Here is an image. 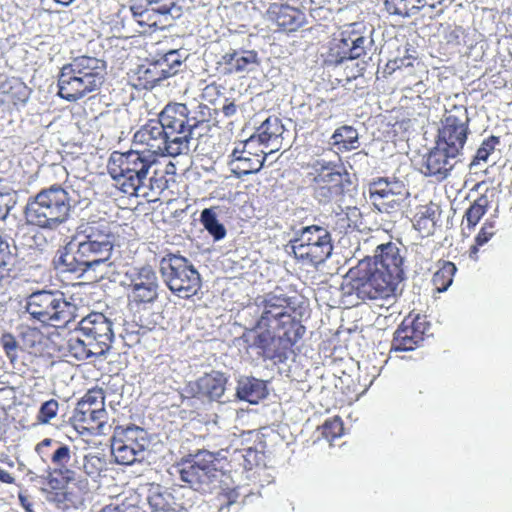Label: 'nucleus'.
I'll return each mask as SVG.
<instances>
[{"label": "nucleus", "mask_w": 512, "mask_h": 512, "mask_svg": "<svg viewBox=\"0 0 512 512\" xmlns=\"http://www.w3.org/2000/svg\"><path fill=\"white\" fill-rule=\"evenodd\" d=\"M427 74L425 65L420 61L416 62L411 69H406L400 73L399 83L401 90H412L417 88V92L420 93L419 87H423V76Z\"/></svg>", "instance_id": "obj_38"}, {"label": "nucleus", "mask_w": 512, "mask_h": 512, "mask_svg": "<svg viewBox=\"0 0 512 512\" xmlns=\"http://www.w3.org/2000/svg\"><path fill=\"white\" fill-rule=\"evenodd\" d=\"M458 155L447 151L435 143V146L424 156L421 172L438 182L447 179L455 167Z\"/></svg>", "instance_id": "obj_23"}, {"label": "nucleus", "mask_w": 512, "mask_h": 512, "mask_svg": "<svg viewBox=\"0 0 512 512\" xmlns=\"http://www.w3.org/2000/svg\"><path fill=\"white\" fill-rule=\"evenodd\" d=\"M420 62L417 56L409 53V49L405 50L403 56L395 57L394 59H390L384 68V73L391 75L394 72L402 73L406 69H411V67L416 63Z\"/></svg>", "instance_id": "obj_43"}, {"label": "nucleus", "mask_w": 512, "mask_h": 512, "mask_svg": "<svg viewBox=\"0 0 512 512\" xmlns=\"http://www.w3.org/2000/svg\"><path fill=\"white\" fill-rule=\"evenodd\" d=\"M160 274L168 289L182 299H191L202 287L200 273L179 254L169 253L160 260Z\"/></svg>", "instance_id": "obj_7"}, {"label": "nucleus", "mask_w": 512, "mask_h": 512, "mask_svg": "<svg viewBox=\"0 0 512 512\" xmlns=\"http://www.w3.org/2000/svg\"><path fill=\"white\" fill-rule=\"evenodd\" d=\"M0 342L7 357L11 362H14L17 358L18 350V342L16 341V338L10 333H5L1 336Z\"/></svg>", "instance_id": "obj_53"}, {"label": "nucleus", "mask_w": 512, "mask_h": 512, "mask_svg": "<svg viewBox=\"0 0 512 512\" xmlns=\"http://www.w3.org/2000/svg\"><path fill=\"white\" fill-rule=\"evenodd\" d=\"M490 201L488 196L483 194L476 198L468 209L465 211L463 221L469 230L474 229L480 222L482 217L486 214L489 208Z\"/></svg>", "instance_id": "obj_39"}, {"label": "nucleus", "mask_w": 512, "mask_h": 512, "mask_svg": "<svg viewBox=\"0 0 512 512\" xmlns=\"http://www.w3.org/2000/svg\"><path fill=\"white\" fill-rule=\"evenodd\" d=\"M500 144L498 136L491 135L484 139L476 151L470 166H477L481 161L486 162L489 156L495 151L497 145Z\"/></svg>", "instance_id": "obj_47"}, {"label": "nucleus", "mask_w": 512, "mask_h": 512, "mask_svg": "<svg viewBox=\"0 0 512 512\" xmlns=\"http://www.w3.org/2000/svg\"><path fill=\"white\" fill-rule=\"evenodd\" d=\"M456 265L451 261L439 260L437 262V270L432 276V284L439 293L445 292L453 283Z\"/></svg>", "instance_id": "obj_36"}, {"label": "nucleus", "mask_w": 512, "mask_h": 512, "mask_svg": "<svg viewBox=\"0 0 512 512\" xmlns=\"http://www.w3.org/2000/svg\"><path fill=\"white\" fill-rule=\"evenodd\" d=\"M356 26V23L349 25L332 39L325 59L328 65H338L366 54V37L355 29Z\"/></svg>", "instance_id": "obj_17"}, {"label": "nucleus", "mask_w": 512, "mask_h": 512, "mask_svg": "<svg viewBox=\"0 0 512 512\" xmlns=\"http://www.w3.org/2000/svg\"><path fill=\"white\" fill-rule=\"evenodd\" d=\"M430 329V323L425 315L409 314L404 318L400 326L394 333L392 340V350L411 351L417 348L424 340L425 335Z\"/></svg>", "instance_id": "obj_21"}, {"label": "nucleus", "mask_w": 512, "mask_h": 512, "mask_svg": "<svg viewBox=\"0 0 512 512\" xmlns=\"http://www.w3.org/2000/svg\"><path fill=\"white\" fill-rule=\"evenodd\" d=\"M131 12L134 20L143 29H157L164 27L162 23V14L154 7H150L148 2L145 5H133L131 6Z\"/></svg>", "instance_id": "obj_34"}, {"label": "nucleus", "mask_w": 512, "mask_h": 512, "mask_svg": "<svg viewBox=\"0 0 512 512\" xmlns=\"http://www.w3.org/2000/svg\"><path fill=\"white\" fill-rule=\"evenodd\" d=\"M78 332L86 337L94 346L96 353L105 354L110 348L114 339L112 322L99 312H92L84 317L78 325Z\"/></svg>", "instance_id": "obj_20"}, {"label": "nucleus", "mask_w": 512, "mask_h": 512, "mask_svg": "<svg viewBox=\"0 0 512 512\" xmlns=\"http://www.w3.org/2000/svg\"><path fill=\"white\" fill-rule=\"evenodd\" d=\"M284 125L281 120L275 116H269L256 131L248 138L250 143L255 145H277L280 143L279 139L284 133Z\"/></svg>", "instance_id": "obj_30"}, {"label": "nucleus", "mask_w": 512, "mask_h": 512, "mask_svg": "<svg viewBox=\"0 0 512 512\" xmlns=\"http://www.w3.org/2000/svg\"><path fill=\"white\" fill-rule=\"evenodd\" d=\"M362 68H359V65L356 63V64H352V67L350 68V71L346 73V77H345V80L347 82H350L356 78H358L359 76H362Z\"/></svg>", "instance_id": "obj_56"}, {"label": "nucleus", "mask_w": 512, "mask_h": 512, "mask_svg": "<svg viewBox=\"0 0 512 512\" xmlns=\"http://www.w3.org/2000/svg\"><path fill=\"white\" fill-rule=\"evenodd\" d=\"M101 512H123L118 506L107 505L105 506Z\"/></svg>", "instance_id": "obj_60"}, {"label": "nucleus", "mask_w": 512, "mask_h": 512, "mask_svg": "<svg viewBox=\"0 0 512 512\" xmlns=\"http://www.w3.org/2000/svg\"><path fill=\"white\" fill-rule=\"evenodd\" d=\"M106 461L99 454L89 453L83 459V471L89 477H98L105 469Z\"/></svg>", "instance_id": "obj_48"}, {"label": "nucleus", "mask_w": 512, "mask_h": 512, "mask_svg": "<svg viewBox=\"0 0 512 512\" xmlns=\"http://www.w3.org/2000/svg\"><path fill=\"white\" fill-rule=\"evenodd\" d=\"M369 199L382 213H395L409 198L410 192L404 181L395 177H378L368 185Z\"/></svg>", "instance_id": "obj_14"}, {"label": "nucleus", "mask_w": 512, "mask_h": 512, "mask_svg": "<svg viewBox=\"0 0 512 512\" xmlns=\"http://www.w3.org/2000/svg\"><path fill=\"white\" fill-rule=\"evenodd\" d=\"M256 307L257 320L243 332L241 339L247 350L256 351L264 360L283 364L295 353L306 328L285 295L269 293L258 297Z\"/></svg>", "instance_id": "obj_1"}, {"label": "nucleus", "mask_w": 512, "mask_h": 512, "mask_svg": "<svg viewBox=\"0 0 512 512\" xmlns=\"http://www.w3.org/2000/svg\"><path fill=\"white\" fill-rule=\"evenodd\" d=\"M156 62H163L166 64L165 70L170 71L169 77L175 75L178 72L179 67L182 62L180 60V55L176 50H170L165 53L161 58L155 60Z\"/></svg>", "instance_id": "obj_51"}, {"label": "nucleus", "mask_w": 512, "mask_h": 512, "mask_svg": "<svg viewBox=\"0 0 512 512\" xmlns=\"http://www.w3.org/2000/svg\"><path fill=\"white\" fill-rule=\"evenodd\" d=\"M11 208V200L9 199L8 195L0 193V219L5 218Z\"/></svg>", "instance_id": "obj_55"}, {"label": "nucleus", "mask_w": 512, "mask_h": 512, "mask_svg": "<svg viewBox=\"0 0 512 512\" xmlns=\"http://www.w3.org/2000/svg\"><path fill=\"white\" fill-rule=\"evenodd\" d=\"M256 51L231 49L224 53L216 62V71L223 76H229L246 71L250 65L256 64Z\"/></svg>", "instance_id": "obj_25"}, {"label": "nucleus", "mask_w": 512, "mask_h": 512, "mask_svg": "<svg viewBox=\"0 0 512 512\" xmlns=\"http://www.w3.org/2000/svg\"><path fill=\"white\" fill-rule=\"evenodd\" d=\"M154 163L153 159L137 149L114 151L108 160L107 169L121 192L128 196L145 197L147 175Z\"/></svg>", "instance_id": "obj_4"}, {"label": "nucleus", "mask_w": 512, "mask_h": 512, "mask_svg": "<svg viewBox=\"0 0 512 512\" xmlns=\"http://www.w3.org/2000/svg\"><path fill=\"white\" fill-rule=\"evenodd\" d=\"M227 383L228 376L224 372L212 370L195 381V395L219 402L226 391Z\"/></svg>", "instance_id": "obj_26"}, {"label": "nucleus", "mask_w": 512, "mask_h": 512, "mask_svg": "<svg viewBox=\"0 0 512 512\" xmlns=\"http://www.w3.org/2000/svg\"><path fill=\"white\" fill-rule=\"evenodd\" d=\"M145 2H148L150 7H154L163 16L173 15V13H176L178 16L181 10L179 6L180 0H145Z\"/></svg>", "instance_id": "obj_50"}, {"label": "nucleus", "mask_w": 512, "mask_h": 512, "mask_svg": "<svg viewBox=\"0 0 512 512\" xmlns=\"http://www.w3.org/2000/svg\"><path fill=\"white\" fill-rule=\"evenodd\" d=\"M59 265L63 272L84 273L88 271L85 263L78 258V249L75 252L66 251L59 257Z\"/></svg>", "instance_id": "obj_46"}, {"label": "nucleus", "mask_w": 512, "mask_h": 512, "mask_svg": "<svg viewBox=\"0 0 512 512\" xmlns=\"http://www.w3.org/2000/svg\"><path fill=\"white\" fill-rule=\"evenodd\" d=\"M470 134V117L464 105L446 110L435 143L460 156Z\"/></svg>", "instance_id": "obj_12"}, {"label": "nucleus", "mask_w": 512, "mask_h": 512, "mask_svg": "<svg viewBox=\"0 0 512 512\" xmlns=\"http://www.w3.org/2000/svg\"><path fill=\"white\" fill-rule=\"evenodd\" d=\"M307 178L320 202H328L343 193V174L332 162L316 160L309 165Z\"/></svg>", "instance_id": "obj_16"}, {"label": "nucleus", "mask_w": 512, "mask_h": 512, "mask_svg": "<svg viewBox=\"0 0 512 512\" xmlns=\"http://www.w3.org/2000/svg\"><path fill=\"white\" fill-rule=\"evenodd\" d=\"M97 348L86 337L80 335H71L67 341L68 355L77 360H85L91 356H101L102 353H96Z\"/></svg>", "instance_id": "obj_35"}, {"label": "nucleus", "mask_w": 512, "mask_h": 512, "mask_svg": "<svg viewBox=\"0 0 512 512\" xmlns=\"http://www.w3.org/2000/svg\"><path fill=\"white\" fill-rule=\"evenodd\" d=\"M280 146L271 148L268 152L257 148L250 140L240 141L229 155L228 164L231 172L238 178L257 173L263 167L266 156L278 151Z\"/></svg>", "instance_id": "obj_19"}, {"label": "nucleus", "mask_w": 512, "mask_h": 512, "mask_svg": "<svg viewBox=\"0 0 512 512\" xmlns=\"http://www.w3.org/2000/svg\"><path fill=\"white\" fill-rule=\"evenodd\" d=\"M59 410V403L56 399H49L41 404L37 413V421L40 424H48L54 419Z\"/></svg>", "instance_id": "obj_49"}, {"label": "nucleus", "mask_w": 512, "mask_h": 512, "mask_svg": "<svg viewBox=\"0 0 512 512\" xmlns=\"http://www.w3.org/2000/svg\"><path fill=\"white\" fill-rule=\"evenodd\" d=\"M84 233L87 240L84 241L94 246L102 247L106 244V248L112 250L114 235L111 229V223L106 219L88 222L85 226Z\"/></svg>", "instance_id": "obj_31"}, {"label": "nucleus", "mask_w": 512, "mask_h": 512, "mask_svg": "<svg viewBox=\"0 0 512 512\" xmlns=\"http://www.w3.org/2000/svg\"><path fill=\"white\" fill-rule=\"evenodd\" d=\"M133 145L154 162L160 156L176 157L186 153V140L170 138L156 119L148 120L135 132Z\"/></svg>", "instance_id": "obj_9"}, {"label": "nucleus", "mask_w": 512, "mask_h": 512, "mask_svg": "<svg viewBox=\"0 0 512 512\" xmlns=\"http://www.w3.org/2000/svg\"><path fill=\"white\" fill-rule=\"evenodd\" d=\"M496 232L495 221L486 219L475 236L474 244L469 248L468 255L471 260L478 261L480 248L487 244L495 236Z\"/></svg>", "instance_id": "obj_40"}, {"label": "nucleus", "mask_w": 512, "mask_h": 512, "mask_svg": "<svg viewBox=\"0 0 512 512\" xmlns=\"http://www.w3.org/2000/svg\"><path fill=\"white\" fill-rule=\"evenodd\" d=\"M14 259L15 255L11 252L9 243L0 236V273L9 271Z\"/></svg>", "instance_id": "obj_52"}, {"label": "nucleus", "mask_w": 512, "mask_h": 512, "mask_svg": "<svg viewBox=\"0 0 512 512\" xmlns=\"http://www.w3.org/2000/svg\"><path fill=\"white\" fill-rule=\"evenodd\" d=\"M26 310L32 318L43 324L63 327L74 317V306L58 293L37 291L26 303Z\"/></svg>", "instance_id": "obj_11"}, {"label": "nucleus", "mask_w": 512, "mask_h": 512, "mask_svg": "<svg viewBox=\"0 0 512 512\" xmlns=\"http://www.w3.org/2000/svg\"><path fill=\"white\" fill-rule=\"evenodd\" d=\"M149 444L147 432L138 426H117L111 440V453L120 465H131L137 461Z\"/></svg>", "instance_id": "obj_15"}, {"label": "nucleus", "mask_w": 512, "mask_h": 512, "mask_svg": "<svg viewBox=\"0 0 512 512\" xmlns=\"http://www.w3.org/2000/svg\"><path fill=\"white\" fill-rule=\"evenodd\" d=\"M72 198L59 184L41 189L29 197L24 216L27 224L46 230H55L70 218Z\"/></svg>", "instance_id": "obj_3"}, {"label": "nucleus", "mask_w": 512, "mask_h": 512, "mask_svg": "<svg viewBox=\"0 0 512 512\" xmlns=\"http://www.w3.org/2000/svg\"><path fill=\"white\" fill-rule=\"evenodd\" d=\"M170 138L186 140V152L192 139V131L200 124L195 117L189 116V109L184 103L170 102L159 113L158 119Z\"/></svg>", "instance_id": "obj_18"}, {"label": "nucleus", "mask_w": 512, "mask_h": 512, "mask_svg": "<svg viewBox=\"0 0 512 512\" xmlns=\"http://www.w3.org/2000/svg\"><path fill=\"white\" fill-rule=\"evenodd\" d=\"M35 452L43 461L49 459L54 466L48 468L46 474L41 477L44 486L42 490L56 497L60 494L66 496L64 491L75 480V471L68 467L72 457L70 447L51 438H45L36 445Z\"/></svg>", "instance_id": "obj_6"}, {"label": "nucleus", "mask_w": 512, "mask_h": 512, "mask_svg": "<svg viewBox=\"0 0 512 512\" xmlns=\"http://www.w3.org/2000/svg\"><path fill=\"white\" fill-rule=\"evenodd\" d=\"M444 2L445 0H432V9L442 5Z\"/></svg>", "instance_id": "obj_61"}, {"label": "nucleus", "mask_w": 512, "mask_h": 512, "mask_svg": "<svg viewBox=\"0 0 512 512\" xmlns=\"http://www.w3.org/2000/svg\"><path fill=\"white\" fill-rule=\"evenodd\" d=\"M333 145L340 151H350L357 148L358 132L348 125L341 126L332 135Z\"/></svg>", "instance_id": "obj_41"}, {"label": "nucleus", "mask_w": 512, "mask_h": 512, "mask_svg": "<svg viewBox=\"0 0 512 512\" xmlns=\"http://www.w3.org/2000/svg\"><path fill=\"white\" fill-rule=\"evenodd\" d=\"M271 14L279 31L292 33L306 23V16L300 9L288 4H273Z\"/></svg>", "instance_id": "obj_28"}, {"label": "nucleus", "mask_w": 512, "mask_h": 512, "mask_svg": "<svg viewBox=\"0 0 512 512\" xmlns=\"http://www.w3.org/2000/svg\"><path fill=\"white\" fill-rule=\"evenodd\" d=\"M426 5L418 0H385V8L389 14L408 17L415 15Z\"/></svg>", "instance_id": "obj_42"}, {"label": "nucleus", "mask_w": 512, "mask_h": 512, "mask_svg": "<svg viewBox=\"0 0 512 512\" xmlns=\"http://www.w3.org/2000/svg\"><path fill=\"white\" fill-rule=\"evenodd\" d=\"M437 205L430 202L420 205L413 217V226L419 232L429 233L436 223Z\"/></svg>", "instance_id": "obj_37"}, {"label": "nucleus", "mask_w": 512, "mask_h": 512, "mask_svg": "<svg viewBox=\"0 0 512 512\" xmlns=\"http://www.w3.org/2000/svg\"><path fill=\"white\" fill-rule=\"evenodd\" d=\"M18 499H19L20 505L25 510V512H34V510H33V503L30 501L28 496H26L23 493H19L18 494Z\"/></svg>", "instance_id": "obj_57"}, {"label": "nucleus", "mask_w": 512, "mask_h": 512, "mask_svg": "<svg viewBox=\"0 0 512 512\" xmlns=\"http://www.w3.org/2000/svg\"><path fill=\"white\" fill-rule=\"evenodd\" d=\"M74 0H55V2L59 3V4H62V5H69L70 3H72Z\"/></svg>", "instance_id": "obj_62"}, {"label": "nucleus", "mask_w": 512, "mask_h": 512, "mask_svg": "<svg viewBox=\"0 0 512 512\" xmlns=\"http://www.w3.org/2000/svg\"><path fill=\"white\" fill-rule=\"evenodd\" d=\"M166 64L152 61L139 65L131 76L132 85L136 89H152L160 81L169 78L170 71L165 70Z\"/></svg>", "instance_id": "obj_27"}, {"label": "nucleus", "mask_w": 512, "mask_h": 512, "mask_svg": "<svg viewBox=\"0 0 512 512\" xmlns=\"http://www.w3.org/2000/svg\"><path fill=\"white\" fill-rule=\"evenodd\" d=\"M237 112V105L234 102L225 103L222 107V113L226 117H231Z\"/></svg>", "instance_id": "obj_58"}, {"label": "nucleus", "mask_w": 512, "mask_h": 512, "mask_svg": "<svg viewBox=\"0 0 512 512\" xmlns=\"http://www.w3.org/2000/svg\"><path fill=\"white\" fill-rule=\"evenodd\" d=\"M107 420L105 393L100 387H93L84 394L70 419L73 427L80 433L86 431L95 435L107 433Z\"/></svg>", "instance_id": "obj_10"}, {"label": "nucleus", "mask_w": 512, "mask_h": 512, "mask_svg": "<svg viewBox=\"0 0 512 512\" xmlns=\"http://www.w3.org/2000/svg\"><path fill=\"white\" fill-rule=\"evenodd\" d=\"M216 89V86L215 85H208L206 86L205 88V92H208L209 90H215Z\"/></svg>", "instance_id": "obj_63"}, {"label": "nucleus", "mask_w": 512, "mask_h": 512, "mask_svg": "<svg viewBox=\"0 0 512 512\" xmlns=\"http://www.w3.org/2000/svg\"><path fill=\"white\" fill-rule=\"evenodd\" d=\"M267 395L266 383L254 377H243L238 380L236 396L243 401L257 404Z\"/></svg>", "instance_id": "obj_32"}, {"label": "nucleus", "mask_w": 512, "mask_h": 512, "mask_svg": "<svg viewBox=\"0 0 512 512\" xmlns=\"http://www.w3.org/2000/svg\"><path fill=\"white\" fill-rule=\"evenodd\" d=\"M364 259L387 275L390 274L391 278L398 283L403 280V257L396 244L388 242L378 245L374 256Z\"/></svg>", "instance_id": "obj_24"}, {"label": "nucleus", "mask_w": 512, "mask_h": 512, "mask_svg": "<svg viewBox=\"0 0 512 512\" xmlns=\"http://www.w3.org/2000/svg\"><path fill=\"white\" fill-rule=\"evenodd\" d=\"M399 283L362 259L349 269L342 285L344 295H355L361 301L386 300L395 295Z\"/></svg>", "instance_id": "obj_5"}, {"label": "nucleus", "mask_w": 512, "mask_h": 512, "mask_svg": "<svg viewBox=\"0 0 512 512\" xmlns=\"http://www.w3.org/2000/svg\"><path fill=\"white\" fill-rule=\"evenodd\" d=\"M158 278L149 266L135 270L130 276L128 299L135 305L153 303L158 298Z\"/></svg>", "instance_id": "obj_22"}, {"label": "nucleus", "mask_w": 512, "mask_h": 512, "mask_svg": "<svg viewBox=\"0 0 512 512\" xmlns=\"http://www.w3.org/2000/svg\"><path fill=\"white\" fill-rule=\"evenodd\" d=\"M294 257L303 265L316 267L332 253L329 231L319 225H310L296 231L290 240Z\"/></svg>", "instance_id": "obj_8"}, {"label": "nucleus", "mask_w": 512, "mask_h": 512, "mask_svg": "<svg viewBox=\"0 0 512 512\" xmlns=\"http://www.w3.org/2000/svg\"><path fill=\"white\" fill-rule=\"evenodd\" d=\"M106 75V63L92 56H79L65 64L58 75L60 98L76 102L100 89Z\"/></svg>", "instance_id": "obj_2"}, {"label": "nucleus", "mask_w": 512, "mask_h": 512, "mask_svg": "<svg viewBox=\"0 0 512 512\" xmlns=\"http://www.w3.org/2000/svg\"><path fill=\"white\" fill-rule=\"evenodd\" d=\"M112 250L106 248V244L102 247L94 246L80 242L78 244V258L82 263H85L87 269H94L95 267L104 264L110 259Z\"/></svg>", "instance_id": "obj_33"}, {"label": "nucleus", "mask_w": 512, "mask_h": 512, "mask_svg": "<svg viewBox=\"0 0 512 512\" xmlns=\"http://www.w3.org/2000/svg\"><path fill=\"white\" fill-rule=\"evenodd\" d=\"M0 482L11 485L15 483V477L10 472L0 468Z\"/></svg>", "instance_id": "obj_59"}, {"label": "nucleus", "mask_w": 512, "mask_h": 512, "mask_svg": "<svg viewBox=\"0 0 512 512\" xmlns=\"http://www.w3.org/2000/svg\"><path fill=\"white\" fill-rule=\"evenodd\" d=\"M321 435L329 442L340 438L344 434V424L339 416L326 419L325 422L319 427Z\"/></svg>", "instance_id": "obj_45"}, {"label": "nucleus", "mask_w": 512, "mask_h": 512, "mask_svg": "<svg viewBox=\"0 0 512 512\" xmlns=\"http://www.w3.org/2000/svg\"><path fill=\"white\" fill-rule=\"evenodd\" d=\"M216 454L208 450H197L183 456L177 462L181 481L194 490H202L216 477Z\"/></svg>", "instance_id": "obj_13"}, {"label": "nucleus", "mask_w": 512, "mask_h": 512, "mask_svg": "<svg viewBox=\"0 0 512 512\" xmlns=\"http://www.w3.org/2000/svg\"><path fill=\"white\" fill-rule=\"evenodd\" d=\"M150 512H185L182 503L177 501L173 493L159 484H151L147 493Z\"/></svg>", "instance_id": "obj_29"}, {"label": "nucleus", "mask_w": 512, "mask_h": 512, "mask_svg": "<svg viewBox=\"0 0 512 512\" xmlns=\"http://www.w3.org/2000/svg\"><path fill=\"white\" fill-rule=\"evenodd\" d=\"M239 498V493L235 488H228L223 490L218 495L219 501V509L229 508L231 505L235 504Z\"/></svg>", "instance_id": "obj_54"}, {"label": "nucleus", "mask_w": 512, "mask_h": 512, "mask_svg": "<svg viewBox=\"0 0 512 512\" xmlns=\"http://www.w3.org/2000/svg\"><path fill=\"white\" fill-rule=\"evenodd\" d=\"M201 222L205 229L216 239L220 240L225 237V227L219 223L217 216L211 209H204L201 213Z\"/></svg>", "instance_id": "obj_44"}]
</instances>
